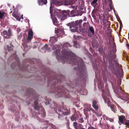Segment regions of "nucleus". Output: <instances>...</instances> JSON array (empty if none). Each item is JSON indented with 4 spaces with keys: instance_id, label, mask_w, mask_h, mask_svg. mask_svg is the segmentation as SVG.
<instances>
[{
    "instance_id": "obj_47",
    "label": "nucleus",
    "mask_w": 129,
    "mask_h": 129,
    "mask_svg": "<svg viewBox=\"0 0 129 129\" xmlns=\"http://www.w3.org/2000/svg\"><path fill=\"white\" fill-rule=\"evenodd\" d=\"M120 90H122V88H120Z\"/></svg>"
},
{
    "instance_id": "obj_14",
    "label": "nucleus",
    "mask_w": 129,
    "mask_h": 129,
    "mask_svg": "<svg viewBox=\"0 0 129 129\" xmlns=\"http://www.w3.org/2000/svg\"><path fill=\"white\" fill-rule=\"evenodd\" d=\"M42 50H44V52H45V50H47L48 52H50L51 51V49L50 48H48L47 44L45 45V46L42 49Z\"/></svg>"
},
{
    "instance_id": "obj_52",
    "label": "nucleus",
    "mask_w": 129,
    "mask_h": 129,
    "mask_svg": "<svg viewBox=\"0 0 129 129\" xmlns=\"http://www.w3.org/2000/svg\"><path fill=\"white\" fill-rule=\"evenodd\" d=\"M75 36H74V37H75Z\"/></svg>"
},
{
    "instance_id": "obj_20",
    "label": "nucleus",
    "mask_w": 129,
    "mask_h": 129,
    "mask_svg": "<svg viewBox=\"0 0 129 129\" xmlns=\"http://www.w3.org/2000/svg\"><path fill=\"white\" fill-rule=\"evenodd\" d=\"M103 116L104 117V119L106 118L107 120H109L111 122H112L114 121L113 119L109 118L107 117L104 116V115H103Z\"/></svg>"
},
{
    "instance_id": "obj_21",
    "label": "nucleus",
    "mask_w": 129,
    "mask_h": 129,
    "mask_svg": "<svg viewBox=\"0 0 129 129\" xmlns=\"http://www.w3.org/2000/svg\"><path fill=\"white\" fill-rule=\"evenodd\" d=\"M113 103H115L116 105L119 108V110L120 111V112H121L122 113L123 112V110L121 109V108H120L119 106V105L118 104H117L115 101H113Z\"/></svg>"
},
{
    "instance_id": "obj_48",
    "label": "nucleus",
    "mask_w": 129,
    "mask_h": 129,
    "mask_svg": "<svg viewBox=\"0 0 129 129\" xmlns=\"http://www.w3.org/2000/svg\"><path fill=\"white\" fill-rule=\"evenodd\" d=\"M86 23H84V24H83V25H84Z\"/></svg>"
},
{
    "instance_id": "obj_26",
    "label": "nucleus",
    "mask_w": 129,
    "mask_h": 129,
    "mask_svg": "<svg viewBox=\"0 0 129 129\" xmlns=\"http://www.w3.org/2000/svg\"><path fill=\"white\" fill-rule=\"evenodd\" d=\"M109 7L110 9L111 10H112V9H113L112 6V3L111 0H109Z\"/></svg>"
},
{
    "instance_id": "obj_33",
    "label": "nucleus",
    "mask_w": 129,
    "mask_h": 129,
    "mask_svg": "<svg viewBox=\"0 0 129 129\" xmlns=\"http://www.w3.org/2000/svg\"><path fill=\"white\" fill-rule=\"evenodd\" d=\"M96 114L97 116L98 117L101 116H102V114H101V113H100V114H98L97 113H96Z\"/></svg>"
},
{
    "instance_id": "obj_50",
    "label": "nucleus",
    "mask_w": 129,
    "mask_h": 129,
    "mask_svg": "<svg viewBox=\"0 0 129 129\" xmlns=\"http://www.w3.org/2000/svg\"><path fill=\"white\" fill-rule=\"evenodd\" d=\"M21 18H22V19H23V17H21Z\"/></svg>"
},
{
    "instance_id": "obj_22",
    "label": "nucleus",
    "mask_w": 129,
    "mask_h": 129,
    "mask_svg": "<svg viewBox=\"0 0 129 129\" xmlns=\"http://www.w3.org/2000/svg\"><path fill=\"white\" fill-rule=\"evenodd\" d=\"M71 46L70 45L69 43H66L64 44V45L63 46V48L64 47H70Z\"/></svg>"
},
{
    "instance_id": "obj_5",
    "label": "nucleus",
    "mask_w": 129,
    "mask_h": 129,
    "mask_svg": "<svg viewBox=\"0 0 129 129\" xmlns=\"http://www.w3.org/2000/svg\"><path fill=\"white\" fill-rule=\"evenodd\" d=\"M35 106L34 107V109L35 110H41V112H39V114H42V116L43 117H44L46 116V114L45 112H44V109L42 107L40 108H39L37 106V102H34Z\"/></svg>"
},
{
    "instance_id": "obj_24",
    "label": "nucleus",
    "mask_w": 129,
    "mask_h": 129,
    "mask_svg": "<svg viewBox=\"0 0 129 129\" xmlns=\"http://www.w3.org/2000/svg\"><path fill=\"white\" fill-rule=\"evenodd\" d=\"M71 119L72 121L76 120V117L75 115H73L71 117Z\"/></svg>"
},
{
    "instance_id": "obj_11",
    "label": "nucleus",
    "mask_w": 129,
    "mask_h": 129,
    "mask_svg": "<svg viewBox=\"0 0 129 129\" xmlns=\"http://www.w3.org/2000/svg\"><path fill=\"white\" fill-rule=\"evenodd\" d=\"M120 96L121 97V99L124 100L126 101L129 100V96L126 93H124L123 96L122 97L121 95H120Z\"/></svg>"
},
{
    "instance_id": "obj_44",
    "label": "nucleus",
    "mask_w": 129,
    "mask_h": 129,
    "mask_svg": "<svg viewBox=\"0 0 129 129\" xmlns=\"http://www.w3.org/2000/svg\"><path fill=\"white\" fill-rule=\"evenodd\" d=\"M127 46L128 47V49H129V45L128 44H127Z\"/></svg>"
},
{
    "instance_id": "obj_51",
    "label": "nucleus",
    "mask_w": 129,
    "mask_h": 129,
    "mask_svg": "<svg viewBox=\"0 0 129 129\" xmlns=\"http://www.w3.org/2000/svg\"><path fill=\"white\" fill-rule=\"evenodd\" d=\"M113 10L114 11V9H113Z\"/></svg>"
},
{
    "instance_id": "obj_53",
    "label": "nucleus",
    "mask_w": 129,
    "mask_h": 129,
    "mask_svg": "<svg viewBox=\"0 0 129 129\" xmlns=\"http://www.w3.org/2000/svg\"><path fill=\"white\" fill-rule=\"evenodd\" d=\"M55 13H54V14H55Z\"/></svg>"
},
{
    "instance_id": "obj_3",
    "label": "nucleus",
    "mask_w": 129,
    "mask_h": 129,
    "mask_svg": "<svg viewBox=\"0 0 129 129\" xmlns=\"http://www.w3.org/2000/svg\"><path fill=\"white\" fill-rule=\"evenodd\" d=\"M73 58H75V59H68L66 57L65 59L67 61V63L74 64H76L75 62V61L78 62V61L80 60L81 59L80 58L74 55H73Z\"/></svg>"
},
{
    "instance_id": "obj_54",
    "label": "nucleus",
    "mask_w": 129,
    "mask_h": 129,
    "mask_svg": "<svg viewBox=\"0 0 129 129\" xmlns=\"http://www.w3.org/2000/svg\"><path fill=\"white\" fill-rule=\"evenodd\" d=\"M90 106H90H90H90Z\"/></svg>"
},
{
    "instance_id": "obj_37",
    "label": "nucleus",
    "mask_w": 129,
    "mask_h": 129,
    "mask_svg": "<svg viewBox=\"0 0 129 129\" xmlns=\"http://www.w3.org/2000/svg\"><path fill=\"white\" fill-rule=\"evenodd\" d=\"M21 30L20 28H18L17 29V32H19V31Z\"/></svg>"
},
{
    "instance_id": "obj_27",
    "label": "nucleus",
    "mask_w": 129,
    "mask_h": 129,
    "mask_svg": "<svg viewBox=\"0 0 129 129\" xmlns=\"http://www.w3.org/2000/svg\"><path fill=\"white\" fill-rule=\"evenodd\" d=\"M4 12L0 11V19L3 18V16L4 15Z\"/></svg>"
},
{
    "instance_id": "obj_1",
    "label": "nucleus",
    "mask_w": 129,
    "mask_h": 129,
    "mask_svg": "<svg viewBox=\"0 0 129 129\" xmlns=\"http://www.w3.org/2000/svg\"><path fill=\"white\" fill-rule=\"evenodd\" d=\"M82 22L81 20H77L75 23H69L67 24L68 26L70 27L71 31L73 32H79L81 31V24Z\"/></svg>"
},
{
    "instance_id": "obj_16",
    "label": "nucleus",
    "mask_w": 129,
    "mask_h": 129,
    "mask_svg": "<svg viewBox=\"0 0 129 129\" xmlns=\"http://www.w3.org/2000/svg\"><path fill=\"white\" fill-rule=\"evenodd\" d=\"M47 3V0H38V3L39 5H42L46 4Z\"/></svg>"
},
{
    "instance_id": "obj_8",
    "label": "nucleus",
    "mask_w": 129,
    "mask_h": 129,
    "mask_svg": "<svg viewBox=\"0 0 129 129\" xmlns=\"http://www.w3.org/2000/svg\"><path fill=\"white\" fill-rule=\"evenodd\" d=\"M67 49H65L64 50H62L61 52L62 53L63 55L66 56L70 57L72 53L71 52L68 51Z\"/></svg>"
},
{
    "instance_id": "obj_4",
    "label": "nucleus",
    "mask_w": 129,
    "mask_h": 129,
    "mask_svg": "<svg viewBox=\"0 0 129 129\" xmlns=\"http://www.w3.org/2000/svg\"><path fill=\"white\" fill-rule=\"evenodd\" d=\"M68 12L66 11H64L62 13V15H61L60 13L58 14L57 17L61 20H64L67 17V16L68 14Z\"/></svg>"
},
{
    "instance_id": "obj_38",
    "label": "nucleus",
    "mask_w": 129,
    "mask_h": 129,
    "mask_svg": "<svg viewBox=\"0 0 129 129\" xmlns=\"http://www.w3.org/2000/svg\"><path fill=\"white\" fill-rule=\"evenodd\" d=\"M106 93L107 95L108 96H109V92L108 91H107L106 92Z\"/></svg>"
},
{
    "instance_id": "obj_10",
    "label": "nucleus",
    "mask_w": 129,
    "mask_h": 129,
    "mask_svg": "<svg viewBox=\"0 0 129 129\" xmlns=\"http://www.w3.org/2000/svg\"><path fill=\"white\" fill-rule=\"evenodd\" d=\"M33 33L31 29H30L29 30L28 36V40H31L33 38Z\"/></svg>"
},
{
    "instance_id": "obj_42",
    "label": "nucleus",
    "mask_w": 129,
    "mask_h": 129,
    "mask_svg": "<svg viewBox=\"0 0 129 129\" xmlns=\"http://www.w3.org/2000/svg\"><path fill=\"white\" fill-rule=\"evenodd\" d=\"M68 112L67 113H64L63 114L64 115H67L68 114Z\"/></svg>"
},
{
    "instance_id": "obj_19",
    "label": "nucleus",
    "mask_w": 129,
    "mask_h": 129,
    "mask_svg": "<svg viewBox=\"0 0 129 129\" xmlns=\"http://www.w3.org/2000/svg\"><path fill=\"white\" fill-rule=\"evenodd\" d=\"M97 0H94L91 3L92 5L93 6L94 8L95 7V6L97 5Z\"/></svg>"
},
{
    "instance_id": "obj_28",
    "label": "nucleus",
    "mask_w": 129,
    "mask_h": 129,
    "mask_svg": "<svg viewBox=\"0 0 129 129\" xmlns=\"http://www.w3.org/2000/svg\"><path fill=\"white\" fill-rule=\"evenodd\" d=\"M74 46L76 48H79V45L76 42H74Z\"/></svg>"
},
{
    "instance_id": "obj_40",
    "label": "nucleus",
    "mask_w": 129,
    "mask_h": 129,
    "mask_svg": "<svg viewBox=\"0 0 129 129\" xmlns=\"http://www.w3.org/2000/svg\"><path fill=\"white\" fill-rule=\"evenodd\" d=\"M91 110V111H92L93 112V113L94 112H93V109H92V108H89V110Z\"/></svg>"
},
{
    "instance_id": "obj_18",
    "label": "nucleus",
    "mask_w": 129,
    "mask_h": 129,
    "mask_svg": "<svg viewBox=\"0 0 129 129\" xmlns=\"http://www.w3.org/2000/svg\"><path fill=\"white\" fill-rule=\"evenodd\" d=\"M7 47L8 51H9L13 49V45L11 44H10L9 45L7 46Z\"/></svg>"
},
{
    "instance_id": "obj_55",
    "label": "nucleus",
    "mask_w": 129,
    "mask_h": 129,
    "mask_svg": "<svg viewBox=\"0 0 129 129\" xmlns=\"http://www.w3.org/2000/svg\"><path fill=\"white\" fill-rule=\"evenodd\" d=\"M126 129H127L126 128Z\"/></svg>"
},
{
    "instance_id": "obj_45",
    "label": "nucleus",
    "mask_w": 129,
    "mask_h": 129,
    "mask_svg": "<svg viewBox=\"0 0 129 129\" xmlns=\"http://www.w3.org/2000/svg\"><path fill=\"white\" fill-rule=\"evenodd\" d=\"M58 51L59 52H60V51L59 50H56V51H55V52L56 53H57V52H58Z\"/></svg>"
},
{
    "instance_id": "obj_7",
    "label": "nucleus",
    "mask_w": 129,
    "mask_h": 129,
    "mask_svg": "<svg viewBox=\"0 0 129 129\" xmlns=\"http://www.w3.org/2000/svg\"><path fill=\"white\" fill-rule=\"evenodd\" d=\"M104 91L102 90V97L104 100L105 102L106 103H108V105L109 106V103H110V99H109V98L106 96H105L104 95Z\"/></svg>"
},
{
    "instance_id": "obj_29",
    "label": "nucleus",
    "mask_w": 129,
    "mask_h": 129,
    "mask_svg": "<svg viewBox=\"0 0 129 129\" xmlns=\"http://www.w3.org/2000/svg\"><path fill=\"white\" fill-rule=\"evenodd\" d=\"M89 30L93 34L94 33V30H93V28L91 27H89Z\"/></svg>"
},
{
    "instance_id": "obj_23",
    "label": "nucleus",
    "mask_w": 129,
    "mask_h": 129,
    "mask_svg": "<svg viewBox=\"0 0 129 129\" xmlns=\"http://www.w3.org/2000/svg\"><path fill=\"white\" fill-rule=\"evenodd\" d=\"M70 4L71 3L68 1H64L63 3V4L65 5H68Z\"/></svg>"
},
{
    "instance_id": "obj_41",
    "label": "nucleus",
    "mask_w": 129,
    "mask_h": 129,
    "mask_svg": "<svg viewBox=\"0 0 129 129\" xmlns=\"http://www.w3.org/2000/svg\"><path fill=\"white\" fill-rule=\"evenodd\" d=\"M114 51H113V53H115L116 52V49L115 48H114Z\"/></svg>"
},
{
    "instance_id": "obj_34",
    "label": "nucleus",
    "mask_w": 129,
    "mask_h": 129,
    "mask_svg": "<svg viewBox=\"0 0 129 129\" xmlns=\"http://www.w3.org/2000/svg\"><path fill=\"white\" fill-rule=\"evenodd\" d=\"M122 72L121 69H120V72L119 74H120H120L122 75Z\"/></svg>"
},
{
    "instance_id": "obj_43",
    "label": "nucleus",
    "mask_w": 129,
    "mask_h": 129,
    "mask_svg": "<svg viewBox=\"0 0 129 129\" xmlns=\"http://www.w3.org/2000/svg\"><path fill=\"white\" fill-rule=\"evenodd\" d=\"M80 120L81 122H83V119H81V118L80 119Z\"/></svg>"
},
{
    "instance_id": "obj_35",
    "label": "nucleus",
    "mask_w": 129,
    "mask_h": 129,
    "mask_svg": "<svg viewBox=\"0 0 129 129\" xmlns=\"http://www.w3.org/2000/svg\"><path fill=\"white\" fill-rule=\"evenodd\" d=\"M88 129H95L92 126H90V127H89L88 128Z\"/></svg>"
},
{
    "instance_id": "obj_36",
    "label": "nucleus",
    "mask_w": 129,
    "mask_h": 129,
    "mask_svg": "<svg viewBox=\"0 0 129 129\" xmlns=\"http://www.w3.org/2000/svg\"><path fill=\"white\" fill-rule=\"evenodd\" d=\"M118 84H121V81L120 79H119L118 80Z\"/></svg>"
},
{
    "instance_id": "obj_12",
    "label": "nucleus",
    "mask_w": 129,
    "mask_h": 129,
    "mask_svg": "<svg viewBox=\"0 0 129 129\" xmlns=\"http://www.w3.org/2000/svg\"><path fill=\"white\" fill-rule=\"evenodd\" d=\"M52 18L54 24L55 25H57L58 22L57 21L56 18L54 16H52Z\"/></svg>"
},
{
    "instance_id": "obj_31",
    "label": "nucleus",
    "mask_w": 129,
    "mask_h": 129,
    "mask_svg": "<svg viewBox=\"0 0 129 129\" xmlns=\"http://www.w3.org/2000/svg\"><path fill=\"white\" fill-rule=\"evenodd\" d=\"M111 108L112 109V110L115 112L114 110H115V108L113 105H111L110 106Z\"/></svg>"
},
{
    "instance_id": "obj_32",
    "label": "nucleus",
    "mask_w": 129,
    "mask_h": 129,
    "mask_svg": "<svg viewBox=\"0 0 129 129\" xmlns=\"http://www.w3.org/2000/svg\"><path fill=\"white\" fill-rule=\"evenodd\" d=\"M50 127H51L52 128H54L55 126L52 124H51L50 125Z\"/></svg>"
},
{
    "instance_id": "obj_25",
    "label": "nucleus",
    "mask_w": 129,
    "mask_h": 129,
    "mask_svg": "<svg viewBox=\"0 0 129 129\" xmlns=\"http://www.w3.org/2000/svg\"><path fill=\"white\" fill-rule=\"evenodd\" d=\"M73 126L75 129H78V126H77L78 123L76 122H74L73 123Z\"/></svg>"
},
{
    "instance_id": "obj_30",
    "label": "nucleus",
    "mask_w": 129,
    "mask_h": 129,
    "mask_svg": "<svg viewBox=\"0 0 129 129\" xmlns=\"http://www.w3.org/2000/svg\"><path fill=\"white\" fill-rule=\"evenodd\" d=\"M103 86L102 83H100L98 85V88L99 89L102 88Z\"/></svg>"
},
{
    "instance_id": "obj_6",
    "label": "nucleus",
    "mask_w": 129,
    "mask_h": 129,
    "mask_svg": "<svg viewBox=\"0 0 129 129\" xmlns=\"http://www.w3.org/2000/svg\"><path fill=\"white\" fill-rule=\"evenodd\" d=\"M3 35L5 39H8L12 35L11 30L9 29L8 31H4L3 32Z\"/></svg>"
},
{
    "instance_id": "obj_2",
    "label": "nucleus",
    "mask_w": 129,
    "mask_h": 129,
    "mask_svg": "<svg viewBox=\"0 0 129 129\" xmlns=\"http://www.w3.org/2000/svg\"><path fill=\"white\" fill-rule=\"evenodd\" d=\"M119 123L120 124H125L126 126H129V120H126L125 116H121L119 117ZM127 127H129L128 126Z\"/></svg>"
},
{
    "instance_id": "obj_46",
    "label": "nucleus",
    "mask_w": 129,
    "mask_h": 129,
    "mask_svg": "<svg viewBox=\"0 0 129 129\" xmlns=\"http://www.w3.org/2000/svg\"><path fill=\"white\" fill-rule=\"evenodd\" d=\"M56 58L57 59V60L59 61V59H58L57 56H56Z\"/></svg>"
},
{
    "instance_id": "obj_39",
    "label": "nucleus",
    "mask_w": 129,
    "mask_h": 129,
    "mask_svg": "<svg viewBox=\"0 0 129 129\" xmlns=\"http://www.w3.org/2000/svg\"><path fill=\"white\" fill-rule=\"evenodd\" d=\"M50 13L51 14V15H52V13L51 12V7H50Z\"/></svg>"
},
{
    "instance_id": "obj_15",
    "label": "nucleus",
    "mask_w": 129,
    "mask_h": 129,
    "mask_svg": "<svg viewBox=\"0 0 129 129\" xmlns=\"http://www.w3.org/2000/svg\"><path fill=\"white\" fill-rule=\"evenodd\" d=\"M57 39L56 37H51L49 41L51 42L52 44L57 41Z\"/></svg>"
},
{
    "instance_id": "obj_17",
    "label": "nucleus",
    "mask_w": 129,
    "mask_h": 129,
    "mask_svg": "<svg viewBox=\"0 0 129 129\" xmlns=\"http://www.w3.org/2000/svg\"><path fill=\"white\" fill-rule=\"evenodd\" d=\"M63 31L62 30H59L58 28H55V33H56L57 34L58 36L59 35V34H61V33H63Z\"/></svg>"
},
{
    "instance_id": "obj_49",
    "label": "nucleus",
    "mask_w": 129,
    "mask_h": 129,
    "mask_svg": "<svg viewBox=\"0 0 129 129\" xmlns=\"http://www.w3.org/2000/svg\"><path fill=\"white\" fill-rule=\"evenodd\" d=\"M52 49L53 50H54L55 49H54L53 48H52Z\"/></svg>"
},
{
    "instance_id": "obj_13",
    "label": "nucleus",
    "mask_w": 129,
    "mask_h": 129,
    "mask_svg": "<svg viewBox=\"0 0 129 129\" xmlns=\"http://www.w3.org/2000/svg\"><path fill=\"white\" fill-rule=\"evenodd\" d=\"M97 102L95 100H94L92 102V106L95 109L97 110L98 109V107L96 104Z\"/></svg>"
},
{
    "instance_id": "obj_9",
    "label": "nucleus",
    "mask_w": 129,
    "mask_h": 129,
    "mask_svg": "<svg viewBox=\"0 0 129 129\" xmlns=\"http://www.w3.org/2000/svg\"><path fill=\"white\" fill-rule=\"evenodd\" d=\"M12 15L17 20L19 21H20V18L19 17V14L16 11L14 10Z\"/></svg>"
}]
</instances>
